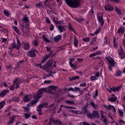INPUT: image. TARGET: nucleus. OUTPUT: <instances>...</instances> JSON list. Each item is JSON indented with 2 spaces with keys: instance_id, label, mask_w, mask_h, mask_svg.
Instances as JSON below:
<instances>
[{
  "instance_id": "obj_18",
  "label": "nucleus",
  "mask_w": 125,
  "mask_h": 125,
  "mask_svg": "<svg viewBox=\"0 0 125 125\" xmlns=\"http://www.w3.org/2000/svg\"><path fill=\"white\" fill-rule=\"evenodd\" d=\"M121 87H122V86H119L116 87H113L112 88H110V89L112 90V91H114V92H115V91H119V90L121 89Z\"/></svg>"
},
{
  "instance_id": "obj_58",
  "label": "nucleus",
  "mask_w": 125,
  "mask_h": 125,
  "mask_svg": "<svg viewBox=\"0 0 125 125\" xmlns=\"http://www.w3.org/2000/svg\"><path fill=\"white\" fill-rule=\"evenodd\" d=\"M80 86L84 87L86 86V83H83L80 84Z\"/></svg>"
},
{
  "instance_id": "obj_29",
  "label": "nucleus",
  "mask_w": 125,
  "mask_h": 125,
  "mask_svg": "<svg viewBox=\"0 0 125 125\" xmlns=\"http://www.w3.org/2000/svg\"><path fill=\"white\" fill-rule=\"evenodd\" d=\"M90 105L94 109H97L98 108V104H95L93 102L90 103Z\"/></svg>"
},
{
  "instance_id": "obj_59",
  "label": "nucleus",
  "mask_w": 125,
  "mask_h": 125,
  "mask_svg": "<svg viewBox=\"0 0 125 125\" xmlns=\"http://www.w3.org/2000/svg\"><path fill=\"white\" fill-rule=\"evenodd\" d=\"M21 29L22 31V32L24 33V34H26V31H25V30H24V25L21 24Z\"/></svg>"
},
{
  "instance_id": "obj_36",
  "label": "nucleus",
  "mask_w": 125,
  "mask_h": 125,
  "mask_svg": "<svg viewBox=\"0 0 125 125\" xmlns=\"http://www.w3.org/2000/svg\"><path fill=\"white\" fill-rule=\"evenodd\" d=\"M74 92H77V91H79V92H83V91L81 90V88L78 87H75L74 88Z\"/></svg>"
},
{
  "instance_id": "obj_43",
  "label": "nucleus",
  "mask_w": 125,
  "mask_h": 125,
  "mask_svg": "<svg viewBox=\"0 0 125 125\" xmlns=\"http://www.w3.org/2000/svg\"><path fill=\"white\" fill-rule=\"evenodd\" d=\"M118 53L119 55H124V50H123V48L121 47L120 50L119 51Z\"/></svg>"
},
{
  "instance_id": "obj_33",
  "label": "nucleus",
  "mask_w": 125,
  "mask_h": 125,
  "mask_svg": "<svg viewBox=\"0 0 125 125\" xmlns=\"http://www.w3.org/2000/svg\"><path fill=\"white\" fill-rule=\"evenodd\" d=\"M49 57H50V54H49L47 55L46 57L43 58L42 61H41V63H44L45 60H46V59H47L48 58H49Z\"/></svg>"
},
{
  "instance_id": "obj_32",
  "label": "nucleus",
  "mask_w": 125,
  "mask_h": 125,
  "mask_svg": "<svg viewBox=\"0 0 125 125\" xmlns=\"http://www.w3.org/2000/svg\"><path fill=\"white\" fill-rule=\"evenodd\" d=\"M56 107H57V105L55 104H53L49 106V108H51L52 110H54L56 109Z\"/></svg>"
},
{
  "instance_id": "obj_23",
  "label": "nucleus",
  "mask_w": 125,
  "mask_h": 125,
  "mask_svg": "<svg viewBox=\"0 0 125 125\" xmlns=\"http://www.w3.org/2000/svg\"><path fill=\"white\" fill-rule=\"evenodd\" d=\"M38 101H39V99H35L33 101H31L30 102L31 106H34L35 104H37V103H38Z\"/></svg>"
},
{
  "instance_id": "obj_60",
  "label": "nucleus",
  "mask_w": 125,
  "mask_h": 125,
  "mask_svg": "<svg viewBox=\"0 0 125 125\" xmlns=\"http://www.w3.org/2000/svg\"><path fill=\"white\" fill-rule=\"evenodd\" d=\"M74 114H82V111H79V110H75Z\"/></svg>"
},
{
  "instance_id": "obj_34",
  "label": "nucleus",
  "mask_w": 125,
  "mask_h": 125,
  "mask_svg": "<svg viewBox=\"0 0 125 125\" xmlns=\"http://www.w3.org/2000/svg\"><path fill=\"white\" fill-rule=\"evenodd\" d=\"M117 100V97H113L111 98H109L108 99V101H111V102H115Z\"/></svg>"
},
{
  "instance_id": "obj_53",
  "label": "nucleus",
  "mask_w": 125,
  "mask_h": 125,
  "mask_svg": "<svg viewBox=\"0 0 125 125\" xmlns=\"http://www.w3.org/2000/svg\"><path fill=\"white\" fill-rule=\"evenodd\" d=\"M49 77H52V78H54V76H53L51 74H50L45 75V77H44V79H46V78H48Z\"/></svg>"
},
{
  "instance_id": "obj_47",
  "label": "nucleus",
  "mask_w": 125,
  "mask_h": 125,
  "mask_svg": "<svg viewBox=\"0 0 125 125\" xmlns=\"http://www.w3.org/2000/svg\"><path fill=\"white\" fill-rule=\"evenodd\" d=\"M98 96V90H96L95 94L93 96V98H96Z\"/></svg>"
},
{
  "instance_id": "obj_19",
  "label": "nucleus",
  "mask_w": 125,
  "mask_h": 125,
  "mask_svg": "<svg viewBox=\"0 0 125 125\" xmlns=\"http://www.w3.org/2000/svg\"><path fill=\"white\" fill-rule=\"evenodd\" d=\"M118 34H124V33H125V29L124 27H120V28L118 29L117 31Z\"/></svg>"
},
{
  "instance_id": "obj_1",
  "label": "nucleus",
  "mask_w": 125,
  "mask_h": 125,
  "mask_svg": "<svg viewBox=\"0 0 125 125\" xmlns=\"http://www.w3.org/2000/svg\"><path fill=\"white\" fill-rule=\"evenodd\" d=\"M56 67V62L55 61H49L46 64L43 66V70L50 74H52L51 72V68Z\"/></svg>"
},
{
  "instance_id": "obj_20",
  "label": "nucleus",
  "mask_w": 125,
  "mask_h": 125,
  "mask_svg": "<svg viewBox=\"0 0 125 125\" xmlns=\"http://www.w3.org/2000/svg\"><path fill=\"white\" fill-rule=\"evenodd\" d=\"M48 90H53L54 91H56V89H57V86H50L48 87Z\"/></svg>"
},
{
  "instance_id": "obj_64",
  "label": "nucleus",
  "mask_w": 125,
  "mask_h": 125,
  "mask_svg": "<svg viewBox=\"0 0 125 125\" xmlns=\"http://www.w3.org/2000/svg\"><path fill=\"white\" fill-rule=\"evenodd\" d=\"M62 115H63L64 117H67V114H66V112L64 111H62Z\"/></svg>"
},
{
  "instance_id": "obj_11",
  "label": "nucleus",
  "mask_w": 125,
  "mask_h": 125,
  "mask_svg": "<svg viewBox=\"0 0 125 125\" xmlns=\"http://www.w3.org/2000/svg\"><path fill=\"white\" fill-rule=\"evenodd\" d=\"M92 115L93 117L94 118H100V115H99V113L97 111V110H93L92 111Z\"/></svg>"
},
{
  "instance_id": "obj_45",
  "label": "nucleus",
  "mask_w": 125,
  "mask_h": 125,
  "mask_svg": "<svg viewBox=\"0 0 125 125\" xmlns=\"http://www.w3.org/2000/svg\"><path fill=\"white\" fill-rule=\"evenodd\" d=\"M23 115H24V117L25 119H29V118H30L31 117V114H28L24 113V114H23Z\"/></svg>"
},
{
  "instance_id": "obj_35",
  "label": "nucleus",
  "mask_w": 125,
  "mask_h": 125,
  "mask_svg": "<svg viewBox=\"0 0 125 125\" xmlns=\"http://www.w3.org/2000/svg\"><path fill=\"white\" fill-rule=\"evenodd\" d=\"M79 79H80V77L76 76L73 77L72 78H71L69 80V81H70V82H73V81H74L76 80H79Z\"/></svg>"
},
{
  "instance_id": "obj_57",
  "label": "nucleus",
  "mask_w": 125,
  "mask_h": 125,
  "mask_svg": "<svg viewBox=\"0 0 125 125\" xmlns=\"http://www.w3.org/2000/svg\"><path fill=\"white\" fill-rule=\"evenodd\" d=\"M95 77L96 78H97V79H98V78H99V77L100 76V75L99 74V72H96L95 74Z\"/></svg>"
},
{
  "instance_id": "obj_27",
  "label": "nucleus",
  "mask_w": 125,
  "mask_h": 125,
  "mask_svg": "<svg viewBox=\"0 0 125 125\" xmlns=\"http://www.w3.org/2000/svg\"><path fill=\"white\" fill-rule=\"evenodd\" d=\"M65 103L68 105H72L75 104V102L74 101L66 100L65 101Z\"/></svg>"
},
{
  "instance_id": "obj_3",
  "label": "nucleus",
  "mask_w": 125,
  "mask_h": 125,
  "mask_svg": "<svg viewBox=\"0 0 125 125\" xmlns=\"http://www.w3.org/2000/svg\"><path fill=\"white\" fill-rule=\"evenodd\" d=\"M17 44H15V42H13L12 44H11L10 47L9 49L10 50L11 52H12V50H13L14 48H16V49H17V50H19L20 49V47H21V42H20V40L17 38Z\"/></svg>"
},
{
  "instance_id": "obj_17",
  "label": "nucleus",
  "mask_w": 125,
  "mask_h": 125,
  "mask_svg": "<svg viewBox=\"0 0 125 125\" xmlns=\"http://www.w3.org/2000/svg\"><path fill=\"white\" fill-rule=\"evenodd\" d=\"M104 112H103L102 110H101V118L102 119V120H103V122L104 123H106L107 122V119H106V118H105V117H104Z\"/></svg>"
},
{
  "instance_id": "obj_62",
  "label": "nucleus",
  "mask_w": 125,
  "mask_h": 125,
  "mask_svg": "<svg viewBox=\"0 0 125 125\" xmlns=\"http://www.w3.org/2000/svg\"><path fill=\"white\" fill-rule=\"evenodd\" d=\"M51 81H45L44 82V84H49V83H50Z\"/></svg>"
},
{
  "instance_id": "obj_10",
  "label": "nucleus",
  "mask_w": 125,
  "mask_h": 125,
  "mask_svg": "<svg viewBox=\"0 0 125 125\" xmlns=\"http://www.w3.org/2000/svg\"><path fill=\"white\" fill-rule=\"evenodd\" d=\"M8 92H9V90L5 89L3 90L0 93V97H4Z\"/></svg>"
},
{
  "instance_id": "obj_42",
  "label": "nucleus",
  "mask_w": 125,
  "mask_h": 125,
  "mask_svg": "<svg viewBox=\"0 0 125 125\" xmlns=\"http://www.w3.org/2000/svg\"><path fill=\"white\" fill-rule=\"evenodd\" d=\"M91 81H97L98 80V78H96L95 76H92L90 77Z\"/></svg>"
},
{
  "instance_id": "obj_6",
  "label": "nucleus",
  "mask_w": 125,
  "mask_h": 125,
  "mask_svg": "<svg viewBox=\"0 0 125 125\" xmlns=\"http://www.w3.org/2000/svg\"><path fill=\"white\" fill-rule=\"evenodd\" d=\"M103 13H101L99 14L98 16V21L100 23L102 26L104 25V21L103 20Z\"/></svg>"
},
{
  "instance_id": "obj_22",
  "label": "nucleus",
  "mask_w": 125,
  "mask_h": 125,
  "mask_svg": "<svg viewBox=\"0 0 125 125\" xmlns=\"http://www.w3.org/2000/svg\"><path fill=\"white\" fill-rule=\"evenodd\" d=\"M12 28L14 29V30L19 35V36H21V33L20 32V30H19V29H18V27L16 26H12Z\"/></svg>"
},
{
  "instance_id": "obj_9",
  "label": "nucleus",
  "mask_w": 125,
  "mask_h": 125,
  "mask_svg": "<svg viewBox=\"0 0 125 125\" xmlns=\"http://www.w3.org/2000/svg\"><path fill=\"white\" fill-rule=\"evenodd\" d=\"M100 54H102V52H101V51H98L95 53L90 54L89 57L90 58H92V57H94V56H96V55H99Z\"/></svg>"
},
{
  "instance_id": "obj_51",
  "label": "nucleus",
  "mask_w": 125,
  "mask_h": 125,
  "mask_svg": "<svg viewBox=\"0 0 125 125\" xmlns=\"http://www.w3.org/2000/svg\"><path fill=\"white\" fill-rule=\"evenodd\" d=\"M104 107L107 110H111V109H112V105H111L110 104H109L108 106H104Z\"/></svg>"
},
{
  "instance_id": "obj_52",
  "label": "nucleus",
  "mask_w": 125,
  "mask_h": 125,
  "mask_svg": "<svg viewBox=\"0 0 125 125\" xmlns=\"http://www.w3.org/2000/svg\"><path fill=\"white\" fill-rule=\"evenodd\" d=\"M43 39L46 42H49V40H48L47 38H45V36L44 35H43Z\"/></svg>"
},
{
  "instance_id": "obj_12",
  "label": "nucleus",
  "mask_w": 125,
  "mask_h": 125,
  "mask_svg": "<svg viewBox=\"0 0 125 125\" xmlns=\"http://www.w3.org/2000/svg\"><path fill=\"white\" fill-rule=\"evenodd\" d=\"M57 28L61 33H62L63 32H65L66 31V29H65L64 25H59L57 26Z\"/></svg>"
},
{
  "instance_id": "obj_38",
  "label": "nucleus",
  "mask_w": 125,
  "mask_h": 125,
  "mask_svg": "<svg viewBox=\"0 0 125 125\" xmlns=\"http://www.w3.org/2000/svg\"><path fill=\"white\" fill-rule=\"evenodd\" d=\"M90 40V39H89V38L85 37V38H83V42H89Z\"/></svg>"
},
{
  "instance_id": "obj_41",
  "label": "nucleus",
  "mask_w": 125,
  "mask_h": 125,
  "mask_svg": "<svg viewBox=\"0 0 125 125\" xmlns=\"http://www.w3.org/2000/svg\"><path fill=\"white\" fill-rule=\"evenodd\" d=\"M118 112H119V114L120 115V117H123V116L124 115V112H123V110H122L121 109H118Z\"/></svg>"
},
{
  "instance_id": "obj_28",
  "label": "nucleus",
  "mask_w": 125,
  "mask_h": 125,
  "mask_svg": "<svg viewBox=\"0 0 125 125\" xmlns=\"http://www.w3.org/2000/svg\"><path fill=\"white\" fill-rule=\"evenodd\" d=\"M71 61L70 62L69 64L71 66V68H73V69H77V65H74V64L72 63V62H73V61H74V59H73V60H71Z\"/></svg>"
},
{
  "instance_id": "obj_39",
  "label": "nucleus",
  "mask_w": 125,
  "mask_h": 125,
  "mask_svg": "<svg viewBox=\"0 0 125 125\" xmlns=\"http://www.w3.org/2000/svg\"><path fill=\"white\" fill-rule=\"evenodd\" d=\"M87 106H84L82 108V111L83 113H87Z\"/></svg>"
},
{
  "instance_id": "obj_15",
  "label": "nucleus",
  "mask_w": 125,
  "mask_h": 125,
  "mask_svg": "<svg viewBox=\"0 0 125 125\" xmlns=\"http://www.w3.org/2000/svg\"><path fill=\"white\" fill-rule=\"evenodd\" d=\"M30 100H31V98L29 95H25L23 98L24 102H29Z\"/></svg>"
},
{
  "instance_id": "obj_31",
  "label": "nucleus",
  "mask_w": 125,
  "mask_h": 125,
  "mask_svg": "<svg viewBox=\"0 0 125 125\" xmlns=\"http://www.w3.org/2000/svg\"><path fill=\"white\" fill-rule=\"evenodd\" d=\"M76 21H78V22H83V21H84L86 25L87 24V21L84 20L83 19H76Z\"/></svg>"
},
{
  "instance_id": "obj_49",
  "label": "nucleus",
  "mask_w": 125,
  "mask_h": 125,
  "mask_svg": "<svg viewBox=\"0 0 125 125\" xmlns=\"http://www.w3.org/2000/svg\"><path fill=\"white\" fill-rule=\"evenodd\" d=\"M4 105V102H2L0 103V110H1V109H2V107H3Z\"/></svg>"
},
{
  "instance_id": "obj_25",
  "label": "nucleus",
  "mask_w": 125,
  "mask_h": 125,
  "mask_svg": "<svg viewBox=\"0 0 125 125\" xmlns=\"http://www.w3.org/2000/svg\"><path fill=\"white\" fill-rule=\"evenodd\" d=\"M46 91V88H42L38 91V92L40 93L42 95V93H44Z\"/></svg>"
},
{
  "instance_id": "obj_40",
  "label": "nucleus",
  "mask_w": 125,
  "mask_h": 125,
  "mask_svg": "<svg viewBox=\"0 0 125 125\" xmlns=\"http://www.w3.org/2000/svg\"><path fill=\"white\" fill-rule=\"evenodd\" d=\"M74 44L75 46L77 47L78 46V44H79V41L77 39H74Z\"/></svg>"
},
{
  "instance_id": "obj_56",
  "label": "nucleus",
  "mask_w": 125,
  "mask_h": 125,
  "mask_svg": "<svg viewBox=\"0 0 125 125\" xmlns=\"http://www.w3.org/2000/svg\"><path fill=\"white\" fill-rule=\"evenodd\" d=\"M104 44H108V39H107V37H105L104 39Z\"/></svg>"
},
{
  "instance_id": "obj_46",
  "label": "nucleus",
  "mask_w": 125,
  "mask_h": 125,
  "mask_svg": "<svg viewBox=\"0 0 125 125\" xmlns=\"http://www.w3.org/2000/svg\"><path fill=\"white\" fill-rule=\"evenodd\" d=\"M36 7H38L39 8H41V7H42V3H38L36 4Z\"/></svg>"
},
{
  "instance_id": "obj_8",
  "label": "nucleus",
  "mask_w": 125,
  "mask_h": 125,
  "mask_svg": "<svg viewBox=\"0 0 125 125\" xmlns=\"http://www.w3.org/2000/svg\"><path fill=\"white\" fill-rule=\"evenodd\" d=\"M50 122H52V123H53L55 125H62V122H61L59 120H54L53 118H50Z\"/></svg>"
},
{
  "instance_id": "obj_55",
  "label": "nucleus",
  "mask_w": 125,
  "mask_h": 125,
  "mask_svg": "<svg viewBox=\"0 0 125 125\" xmlns=\"http://www.w3.org/2000/svg\"><path fill=\"white\" fill-rule=\"evenodd\" d=\"M22 108H23L24 109V111L25 112H29V111H30V108H29V107L23 106Z\"/></svg>"
},
{
  "instance_id": "obj_16",
  "label": "nucleus",
  "mask_w": 125,
  "mask_h": 125,
  "mask_svg": "<svg viewBox=\"0 0 125 125\" xmlns=\"http://www.w3.org/2000/svg\"><path fill=\"white\" fill-rule=\"evenodd\" d=\"M33 96L35 99H39V98H41L42 96V95L41 94V93L38 91L37 94H35Z\"/></svg>"
},
{
  "instance_id": "obj_63",
  "label": "nucleus",
  "mask_w": 125,
  "mask_h": 125,
  "mask_svg": "<svg viewBox=\"0 0 125 125\" xmlns=\"http://www.w3.org/2000/svg\"><path fill=\"white\" fill-rule=\"evenodd\" d=\"M24 62V61L23 60L19 61L17 62V65H20V64H21V63H23Z\"/></svg>"
},
{
  "instance_id": "obj_48",
  "label": "nucleus",
  "mask_w": 125,
  "mask_h": 125,
  "mask_svg": "<svg viewBox=\"0 0 125 125\" xmlns=\"http://www.w3.org/2000/svg\"><path fill=\"white\" fill-rule=\"evenodd\" d=\"M87 116L88 118H90V119H92V118H93V115L91 114V113H87Z\"/></svg>"
},
{
  "instance_id": "obj_24",
  "label": "nucleus",
  "mask_w": 125,
  "mask_h": 125,
  "mask_svg": "<svg viewBox=\"0 0 125 125\" xmlns=\"http://www.w3.org/2000/svg\"><path fill=\"white\" fill-rule=\"evenodd\" d=\"M38 106L40 107L41 109H42V108H44V107L45 108H47V107H48V104H47V103H45Z\"/></svg>"
},
{
  "instance_id": "obj_14",
  "label": "nucleus",
  "mask_w": 125,
  "mask_h": 125,
  "mask_svg": "<svg viewBox=\"0 0 125 125\" xmlns=\"http://www.w3.org/2000/svg\"><path fill=\"white\" fill-rule=\"evenodd\" d=\"M22 44L23 45V48L25 50H28V49L30 48V44H29L28 43L22 42Z\"/></svg>"
},
{
  "instance_id": "obj_5",
  "label": "nucleus",
  "mask_w": 125,
  "mask_h": 125,
  "mask_svg": "<svg viewBox=\"0 0 125 125\" xmlns=\"http://www.w3.org/2000/svg\"><path fill=\"white\" fill-rule=\"evenodd\" d=\"M106 59L107 60V61L109 63V65H108V69L110 71H112V68L113 67H115V61L112 58H106Z\"/></svg>"
},
{
  "instance_id": "obj_50",
  "label": "nucleus",
  "mask_w": 125,
  "mask_h": 125,
  "mask_svg": "<svg viewBox=\"0 0 125 125\" xmlns=\"http://www.w3.org/2000/svg\"><path fill=\"white\" fill-rule=\"evenodd\" d=\"M22 20L24 21H25V22H28L29 21V19H28V17H27V16H24Z\"/></svg>"
},
{
  "instance_id": "obj_13",
  "label": "nucleus",
  "mask_w": 125,
  "mask_h": 125,
  "mask_svg": "<svg viewBox=\"0 0 125 125\" xmlns=\"http://www.w3.org/2000/svg\"><path fill=\"white\" fill-rule=\"evenodd\" d=\"M104 8L105 10H108L109 11H111L112 10H114V7L111 5H106L105 6Z\"/></svg>"
},
{
  "instance_id": "obj_4",
  "label": "nucleus",
  "mask_w": 125,
  "mask_h": 125,
  "mask_svg": "<svg viewBox=\"0 0 125 125\" xmlns=\"http://www.w3.org/2000/svg\"><path fill=\"white\" fill-rule=\"evenodd\" d=\"M19 83H21V80H19V78H16L14 80L13 84L10 87V90H13L15 88H18L19 85Z\"/></svg>"
},
{
  "instance_id": "obj_61",
  "label": "nucleus",
  "mask_w": 125,
  "mask_h": 125,
  "mask_svg": "<svg viewBox=\"0 0 125 125\" xmlns=\"http://www.w3.org/2000/svg\"><path fill=\"white\" fill-rule=\"evenodd\" d=\"M33 44H34V45H35V46H37V45H38V41H34L33 42Z\"/></svg>"
},
{
  "instance_id": "obj_30",
  "label": "nucleus",
  "mask_w": 125,
  "mask_h": 125,
  "mask_svg": "<svg viewBox=\"0 0 125 125\" xmlns=\"http://www.w3.org/2000/svg\"><path fill=\"white\" fill-rule=\"evenodd\" d=\"M122 72L121 71H120V70H117V71L116 72L115 76V77H121V76H122Z\"/></svg>"
},
{
  "instance_id": "obj_54",
  "label": "nucleus",
  "mask_w": 125,
  "mask_h": 125,
  "mask_svg": "<svg viewBox=\"0 0 125 125\" xmlns=\"http://www.w3.org/2000/svg\"><path fill=\"white\" fill-rule=\"evenodd\" d=\"M80 125H90V124L86 122H82L80 123Z\"/></svg>"
},
{
  "instance_id": "obj_26",
  "label": "nucleus",
  "mask_w": 125,
  "mask_h": 125,
  "mask_svg": "<svg viewBox=\"0 0 125 125\" xmlns=\"http://www.w3.org/2000/svg\"><path fill=\"white\" fill-rule=\"evenodd\" d=\"M115 10L116 12H117V14H118L119 15H122V12L121 11V9L118 8V7L117 6L115 7Z\"/></svg>"
},
{
  "instance_id": "obj_44",
  "label": "nucleus",
  "mask_w": 125,
  "mask_h": 125,
  "mask_svg": "<svg viewBox=\"0 0 125 125\" xmlns=\"http://www.w3.org/2000/svg\"><path fill=\"white\" fill-rule=\"evenodd\" d=\"M3 13L5 15V16L8 17L10 15L9 12L7 11L6 10H4L3 11Z\"/></svg>"
},
{
  "instance_id": "obj_21",
  "label": "nucleus",
  "mask_w": 125,
  "mask_h": 125,
  "mask_svg": "<svg viewBox=\"0 0 125 125\" xmlns=\"http://www.w3.org/2000/svg\"><path fill=\"white\" fill-rule=\"evenodd\" d=\"M61 35H58L57 36H55L54 38V42H58V41H60V40L61 39Z\"/></svg>"
},
{
  "instance_id": "obj_37",
  "label": "nucleus",
  "mask_w": 125,
  "mask_h": 125,
  "mask_svg": "<svg viewBox=\"0 0 125 125\" xmlns=\"http://www.w3.org/2000/svg\"><path fill=\"white\" fill-rule=\"evenodd\" d=\"M13 122H14V118L12 117L9 119V122H8V124L9 125H10L11 124H13Z\"/></svg>"
},
{
  "instance_id": "obj_7",
  "label": "nucleus",
  "mask_w": 125,
  "mask_h": 125,
  "mask_svg": "<svg viewBox=\"0 0 125 125\" xmlns=\"http://www.w3.org/2000/svg\"><path fill=\"white\" fill-rule=\"evenodd\" d=\"M36 52L38 51L35 49H32L29 52L27 53V56L29 57H36Z\"/></svg>"
},
{
  "instance_id": "obj_2",
  "label": "nucleus",
  "mask_w": 125,
  "mask_h": 125,
  "mask_svg": "<svg viewBox=\"0 0 125 125\" xmlns=\"http://www.w3.org/2000/svg\"><path fill=\"white\" fill-rule=\"evenodd\" d=\"M65 1L68 6L73 8H76L81 4V0H65Z\"/></svg>"
}]
</instances>
